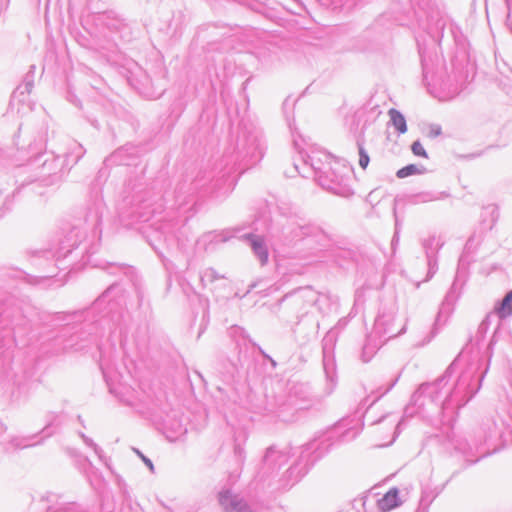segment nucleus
<instances>
[{"mask_svg":"<svg viewBox=\"0 0 512 512\" xmlns=\"http://www.w3.org/2000/svg\"><path fill=\"white\" fill-rule=\"evenodd\" d=\"M249 239L251 240L253 250L259 256L262 264H265L268 261V252L264 246L263 239L255 235H250Z\"/></svg>","mask_w":512,"mask_h":512,"instance_id":"obj_2","label":"nucleus"},{"mask_svg":"<svg viewBox=\"0 0 512 512\" xmlns=\"http://www.w3.org/2000/svg\"><path fill=\"white\" fill-rule=\"evenodd\" d=\"M399 504L398 490L392 488L378 501L377 505L382 512H387L398 507Z\"/></svg>","mask_w":512,"mask_h":512,"instance_id":"obj_1","label":"nucleus"},{"mask_svg":"<svg viewBox=\"0 0 512 512\" xmlns=\"http://www.w3.org/2000/svg\"><path fill=\"white\" fill-rule=\"evenodd\" d=\"M512 313V290L504 297L500 306L497 308V314L504 318Z\"/></svg>","mask_w":512,"mask_h":512,"instance_id":"obj_4","label":"nucleus"},{"mask_svg":"<svg viewBox=\"0 0 512 512\" xmlns=\"http://www.w3.org/2000/svg\"><path fill=\"white\" fill-rule=\"evenodd\" d=\"M388 115L394 127L399 133L403 134L407 131L406 120L404 116L396 109L392 108L388 111Z\"/></svg>","mask_w":512,"mask_h":512,"instance_id":"obj_3","label":"nucleus"},{"mask_svg":"<svg viewBox=\"0 0 512 512\" xmlns=\"http://www.w3.org/2000/svg\"><path fill=\"white\" fill-rule=\"evenodd\" d=\"M411 150L414 155L427 158L426 150L424 149L423 145L419 141L413 142L411 146Z\"/></svg>","mask_w":512,"mask_h":512,"instance_id":"obj_7","label":"nucleus"},{"mask_svg":"<svg viewBox=\"0 0 512 512\" xmlns=\"http://www.w3.org/2000/svg\"><path fill=\"white\" fill-rule=\"evenodd\" d=\"M421 172H422L421 169L417 165L410 164V165H407V166L399 169L397 171V177L405 178V177H408L411 175L420 174Z\"/></svg>","mask_w":512,"mask_h":512,"instance_id":"obj_5","label":"nucleus"},{"mask_svg":"<svg viewBox=\"0 0 512 512\" xmlns=\"http://www.w3.org/2000/svg\"><path fill=\"white\" fill-rule=\"evenodd\" d=\"M140 456H141L142 460L144 461V463L149 467V469L151 471H153L154 466H153L152 462L148 458H146L144 455L140 454Z\"/></svg>","mask_w":512,"mask_h":512,"instance_id":"obj_8","label":"nucleus"},{"mask_svg":"<svg viewBox=\"0 0 512 512\" xmlns=\"http://www.w3.org/2000/svg\"><path fill=\"white\" fill-rule=\"evenodd\" d=\"M358 151H359V165L361 168L366 169L369 164V156L366 153L364 147L362 144H358Z\"/></svg>","mask_w":512,"mask_h":512,"instance_id":"obj_6","label":"nucleus"}]
</instances>
